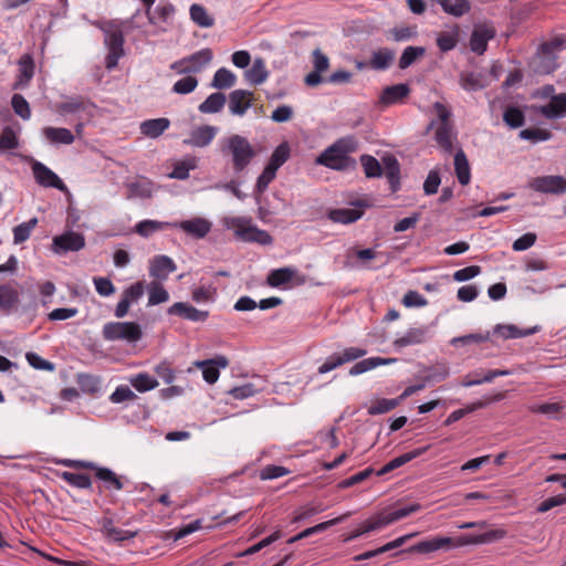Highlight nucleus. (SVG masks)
Returning a JSON list of instances; mask_svg holds the SVG:
<instances>
[{
    "instance_id": "f257e3e1",
    "label": "nucleus",
    "mask_w": 566,
    "mask_h": 566,
    "mask_svg": "<svg viewBox=\"0 0 566 566\" xmlns=\"http://www.w3.org/2000/svg\"><path fill=\"white\" fill-rule=\"evenodd\" d=\"M506 532L504 530L495 528L481 534H463L455 538V541L448 536H436L410 546L407 552L429 554L442 548H450L451 546L461 547L468 545L489 544L504 538Z\"/></svg>"
},
{
    "instance_id": "f03ea898",
    "label": "nucleus",
    "mask_w": 566,
    "mask_h": 566,
    "mask_svg": "<svg viewBox=\"0 0 566 566\" xmlns=\"http://www.w3.org/2000/svg\"><path fill=\"white\" fill-rule=\"evenodd\" d=\"M357 148L358 142L354 136L339 138L316 158V164L338 171L354 169L356 160L349 154Z\"/></svg>"
},
{
    "instance_id": "7ed1b4c3",
    "label": "nucleus",
    "mask_w": 566,
    "mask_h": 566,
    "mask_svg": "<svg viewBox=\"0 0 566 566\" xmlns=\"http://www.w3.org/2000/svg\"><path fill=\"white\" fill-rule=\"evenodd\" d=\"M436 118L431 119L427 130L433 129V139L438 146L447 154L453 151V142L457 139V133L452 122V113L450 108L441 102L432 105Z\"/></svg>"
},
{
    "instance_id": "20e7f679",
    "label": "nucleus",
    "mask_w": 566,
    "mask_h": 566,
    "mask_svg": "<svg viewBox=\"0 0 566 566\" xmlns=\"http://www.w3.org/2000/svg\"><path fill=\"white\" fill-rule=\"evenodd\" d=\"M133 23L132 19L116 22L108 21L99 25L104 33V44L108 52L105 56V67L114 70L119 59L124 55V30H128Z\"/></svg>"
},
{
    "instance_id": "39448f33",
    "label": "nucleus",
    "mask_w": 566,
    "mask_h": 566,
    "mask_svg": "<svg viewBox=\"0 0 566 566\" xmlns=\"http://www.w3.org/2000/svg\"><path fill=\"white\" fill-rule=\"evenodd\" d=\"M220 150L231 157L232 168L237 174L243 171L255 157V150L250 142L238 134L221 139Z\"/></svg>"
},
{
    "instance_id": "423d86ee",
    "label": "nucleus",
    "mask_w": 566,
    "mask_h": 566,
    "mask_svg": "<svg viewBox=\"0 0 566 566\" xmlns=\"http://www.w3.org/2000/svg\"><path fill=\"white\" fill-rule=\"evenodd\" d=\"M102 336L107 342L123 340L134 344L143 337V332L135 322H108L103 326Z\"/></svg>"
},
{
    "instance_id": "0eeeda50",
    "label": "nucleus",
    "mask_w": 566,
    "mask_h": 566,
    "mask_svg": "<svg viewBox=\"0 0 566 566\" xmlns=\"http://www.w3.org/2000/svg\"><path fill=\"white\" fill-rule=\"evenodd\" d=\"M213 52L209 48L201 49L170 64V70L177 74H196L203 71L212 61Z\"/></svg>"
},
{
    "instance_id": "6e6552de",
    "label": "nucleus",
    "mask_w": 566,
    "mask_h": 566,
    "mask_svg": "<svg viewBox=\"0 0 566 566\" xmlns=\"http://www.w3.org/2000/svg\"><path fill=\"white\" fill-rule=\"evenodd\" d=\"M495 35L496 30L491 22L474 24L469 40L470 50L478 55L484 54L489 41L493 40Z\"/></svg>"
},
{
    "instance_id": "1a4fd4ad",
    "label": "nucleus",
    "mask_w": 566,
    "mask_h": 566,
    "mask_svg": "<svg viewBox=\"0 0 566 566\" xmlns=\"http://www.w3.org/2000/svg\"><path fill=\"white\" fill-rule=\"evenodd\" d=\"M353 207L331 209L327 218L334 223L350 224L359 220L364 214L367 205L357 200L352 203Z\"/></svg>"
},
{
    "instance_id": "9d476101",
    "label": "nucleus",
    "mask_w": 566,
    "mask_h": 566,
    "mask_svg": "<svg viewBox=\"0 0 566 566\" xmlns=\"http://www.w3.org/2000/svg\"><path fill=\"white\" fill-rule=\"evenodd\" d=\"M145 289L146 286L142 281H138L126 287L122 294V298L115 307L114 315L117 318L125 317L128 314L130 305L138 302L143 297Z\"/></svg>"
},
{
    "instance_id": "9b49d317",
    "label": "nucleus",
    "mask_w": 566,
    "mask_h": 566,
    "mask_svg": "<svg viewBox=\"0 0 566 566\" xmlns=\"http://www.w3.org/2000/svg\"><path fill=\"white\" fill-rule=\"evenodd\" d=\"M33 177L41 187L55 188L59 190L66 189L62 179L43 163L34 160L31 165Z\"/></svg>"
},
{
    "instance_id": "f8f14e48",
    "label": "nucleus",
    "mask_w": 566,
    "mask_h": 566,
    "mask_svg": "<svg viewBox=\"0 0 566 566\" xmlns=\"http://www.w3.org/2000/svg\"><path fill=\"white\" fill-rule=\"evenodd\" d=\"M533 109L549 120L564 118L566 117V93L553 95L546 104L534 106Z\"/></svg>"
},
{
    "instance_id": "ddd939ff",
    "label": "nucleus",
    "mask_w": 566,
    "mask_h": 566,
    "mask_svg": "<svg viewBox=\"0 0 566 566\" xmlns=\"http://www.w3.org/2000/svg\"><path fill=\"white\" fill-rule=\"evenodd\" d=\"M85 245V238L82 233L74 231H66L60 235L53 238L52 250L53 252L61 254L69 251H80Z\"/></svg>"
},
{
    "instance_id": "4468645a",
    "label": "nucleus",
    "mask_w": 566,
    "mask_h": 566,
    "mask_svg": "<svg viewBox=\"0 0 566 566\" xmlns=\"http://www.w3.org/2000/svg\"><path fill=\"white\" fill-rule=\"evenodd\" d=\"M530 187L541 193L562 195L566 192V179L562 176L536 177L530 182Z\"/></svg>"
},
{
    "instance_id": "2eb2a0df",
    "label": "nucleus",
    "mask_w": 566,
    "mask_h": 566,
    "mask_svg": "<svg viewBox=\"0 0 566 566\" xmlns=\"http://www.w3.org/2000/svg\"><path fill=\"white\" fill-rule=\"evenodd\" d=\"M211 227L212 223L201 217H196L179 222H171V228L180 229L195 239L205 238L211 231Z\"/></svg>"
},
{
    "instance_id": "dca6fc26",
    "label": "nucleus",
    "mask_w": 566,
    "mask_h": 566,
    "mask_svg": "<svg viewBox=\"0 0 566 566\" xmlns=\"http://www.w3.org/2000/svg\"><path fill=\"white\" fill-rule=\"evenodd\" d=\"M193 366L202 371L205 381L212 385L219 379V369L228 366V359L224 356H217L212 359L197 360Z\"/></svg>"
},
{
    "instance_id": "f3484780",
    "label": "nucleus",
    "mask_w": 566,
    "mask_h": 566,
    "mask_svg": "<svg viewBox=\"0 0 566 566\" xmlns=\"http://www.w3.org/2000/svg\"><path fill=\"white\" fill-rule=\"evenodd\" d=\"M168 315L179 316L190 322H205L209 317L208 311H201L186 302H176L167 310Z\"/></svg>"
},
{
    "instance_id": "a211bd4d",
    "label": "nucleus",
    "mask_w": 566,
    "mask_h": 566,
    "mask_svg": "<svg viewBox=\"0 0 566 566\" xmlns=\"http://www.w3.org/2000/svg\"><path fill=\"white\" fill-rule=\"evenodd\" d=\"M252 93L247 90H234L229 94V112L233 116H243L252 106Z\"/></svg>"
},
{
    "instance_id": "6ab92c4d",
    "label": "nucleus",
    "mask_w": 566,
    "mask_h": 566,
    "mask_svg": "<svg viewBox=\"0 0 566 566\" xmlns=\"http://www.w3.org/2000/svg\"><path fill=\"white\" fill-rule=\"evenodd\" d=\"M177 269L174 260L167 255H156L150 260L149 275L154 279L165 281L169 274Z\"/></svg>"
},
{
    "instance_id": "aec40b11",
    "label": "nucleus",
    "mask_w": 566,
    "mask_h": 566,
    "mask_svg": "<svg viewBox=\"0 0 566 566\" xmlns=\"http://www.w3.org/2000/svg\"><path fill=\"white\" fill-rule=\"evenodd\" d=\"M429 338L428 327H413L409 328L403 335L394 340V347L401 349L407 346L419 345Z\"/></svg>"
},
{
    "instance_id": "412c9836",
    "label": "nucleus",
    "mask_w": 566,
    "mask_h": 566,
    "mask_svg": "<svg viewBox=\"0 0 566 566\" xmlns=\"http://www.w3.org/2000/svg\"><path fill=\"white\" fill-rule=\"evenodd\" d=\"M218 128L214 126L203 125L191 130L189 138L184 144L192 147H206L216 137Z\"/></svg>"
},
{
    "instance_id": "4be33fe9",
    "label": "nucleus",
    "mask_w": 566,
    "mask_h": 566,
    "mask_svg": "<svg viewBox=\"0 0 566 566\" xmlns=\"http://www.w3.org/2000/svg\"><path fill=\"white\" fill-rule=\"evenodd\" d=\"M102 532L109 542L122 543L124 541H128L134 538L137 535L136 531L124 530L115 526L112 518H103L102 523Z\"/></svg>"
},
{
    "instance_id": "5701e85b",
    "label": "nucleus",
    "mask_w": 566,
    "mask_h": 566,
    "mask_svg": "<svg viewBox=\"0 0 566 566\" xmlns=\"http://www.w3.org/2000/svg\"><path fill=\"white\" fill-rule=\"evenodd\" d=\"M534 70L541 74H551L557 69V56L541 45L533 59Z\"/></svg>"
},
{
    "instance_id": "b1692460",
    "label": "nucleus",
    "mask_w": 566,
    "mask_h": 566,
    "mask_svg": "<svg viewBox=\"0 0 566 566\" xmlns=\"http://www.w3.org/2000/svg\"><path fill=\"white\" fill-rule=\"evenodd\" d=\"M397 358L368 357L354 364L348 374L349 376H358L379 366H386L397 363Z\"/></svg>"
},
{
    "instance_id": "393cba45",
    "label": "nucleus",
    "mask_w": 566,
    "mask_h": 566,
    "mask_svg": "<svg viewBox=\"0 0 566 566\" xmlns=\"http://www.w3.org/2000/svg\"><path fill=\"white\" fill-rule=\"evenodd\" d=\"M428 449H429V446L422 447V448H417V449H413L409 452H406L401 455H398V457L391 459L377 472V475H379V476L385 475V474L389 473L390 471L405 465L406 463H408V462L412 461L413 459L426 453Z\"/></svg>"
},
{
    "instance_id": "a878e982",
    "label": "nucleus",
    "mask_w": 566,
    "mask_h": 566,
    "mask_svg": "<svg viewBox=\"0 0 566 566\" xmlns=\"http://www.w3.org/2000/svg\"><path fill=\"white\" fill-rule=\"evenodd\" d=\"M352 515L350 512H347L340 516H337L335 518H332V520H328V521H325V522H322V523H318L312 527H307L305 528L304 531H302L301 533L296 534L295 536H292L287 539V543L289 544H294L303 538H306L311 535H314V534H317V533H321L325 530H327L328 527L331 526H334L338 523H342L343 521H345L346 518H348L349 516Z\"/></svg>"
},
{
    "instance_id": "bb28decb",
    "label": "nucleus",
    "mask_w": 566,
    "mask_h": 566,
    "mask_svg": "<svg viewBox=\"0 0 566 566\" xmlns=\"http://www.w3.org/2000/svg\"><path fill=\"white\" fill-rule=\"evenodd\" d=\"M34 75V62L30 54H24L19 60V75L13 88L20 90L28 86Z\"/></svg>"
},
{
    "instance_id": "cd10ccee",
    "label": "nucleus",
    "mask_w": 566,
    "mask_h": 566,
    "mask_svg": "<svg viewBox=\"0 0 566 566\" xmlns=\"http://www.w3.org/2000/svg\"><path fill=\"white\" fill-rule=\"evenodd\" d=\"M460 86L467 92H476L486 87L488 83L482 73L463 71L459 76Z\"/></svg>"
},
{
    "instance_id": "c85d7f7f",
    "label": "nucleus",
    "mask_w": 566,
    "mask_h": 566,
    "mask_svg": "<svg viewBox=\"0 0 566 566\" xmlns=\"http://www.w3.org/2000/svg\"><path fill=\"white\" fill-rule=\"evenodd\" d=\"M170 126V120L166 117L146 119L140 123V133L149 138H158Z\"/></svg>"
},
{
    "instance_id": "c756f323",
    "label": "nucleus",
    "mask_w": 566,
    "mask_h": 566,
    "mask_svg": "<svg viewBox=\"0 0 566 566\" xmlns=\"http://www.w3.org/2000/svg\"><path fill=\"white\" fill-rule=\"evenodd\" d=\"M42 135L52 145H71L75 139L72 132L63 127H45Z\"/></svg>"
},
{
    "instance_id": "7c9ffc66",
    "label": "nucleus",
    "mask_w": 566,
    "mask_h": 566,
    "mask_svg": "<svg viewBox=\"0 0 566 566\" xmlns=\"http://www.w3.org/2000/svg\"><path fill=\"white\" fill-rule=\"evenodd\" d=\"M244 76H245V80L251 85L263 84L269 77V72L266 70L264 60L261 57L254 59L250 69H248L245 71Z\"/></svg>"
},
{
    "instance_id": "2f4dec72",
    "label": "nucleus",
    "mask_w": 566,
    "mask_h": 566,
    "mask_svg": "<svg viewBox=\"0 0 566 566\" xmlns=\"http://www.w3.org/2000/svg\"><path fill=\"white\" fill-rule=\"evenodd\" d=\"M454 170L458 181L462 186H467L471 181V168L467 155L459 149L454 155Z\"/></svg>"
},
{
    "instance_id": "473e14b6",
    "label": "nucleus",
    "mask_w": 566,
    "mask_h": 566,
    "mask_svg": "<svg viewBox=\"0 0 566 566\" xmlns=\"http://www.w3.org/2000/svg\"><path fill=\"white\" fill-rule=\"evenodd\" d=\"M240 240L244 242H255L261 245H270L273 242V239L268 231L259 229L252 223L248 224L245 230L242 232Z\"/></svg>"
},
{
    "instance_id": "72a5a7b5",
    "label": "nucleus",
    "mask_w": 566,
    "mask_h": 566,
    "mask_svg": "<svg viewBox=\"0 0 566 566\" xmlns=\"http://www.w3.org/2000/svg\"><path fill=\"white\" fill-rule=\"evenodd\" d=\"M197 167L198 158L195 156H187L184 159L175 163L169 177L172 179L185 180L189 177L190 170H195Z\"/></svg>"
},
{
    "instance_id": "f704fd0d",
    "label": "nucleus",
    "mask_w": 566,
    "mask_h": 566,
    "mask_svg": "<svg viewBox=\"0 0 566 566\" xmlns=\"http://www.w3.org/2000/svg\"><path fill=\"white\" fill-rule=\"evenodd\" d=\"M91 469L95 470V476L104 483L105 489L109 491H120L124 488L120 478L117 476L111 469L97 465Z\"/></svg>"
},
{
    "instance_id": "c9c22d12",
    "label": "nucleus",
    "mask_w": 566,
    "mask_h": 566,
    "mask_svg": "<svg viewBox=\"0 0 566 566\" xmlns=\"http://www.w3.org/2000/svg\"><path fill=\"white\" fill-rule=\"evenodd\" d=\"M295 274L296 270L293 268L275 269L268 274L266 283L272 287H282L290 283Z\"/></svg>"
},
{
    "instance_id": "e433bc0d",
    "label": "nucleus",
    "mask_w": 566,
    "mask_h": 566,
    "mask_svg": "<svg viewBox=\"0 0 566 566\" xmlns=\"http://www.w3.org/2000/svg\"><path fill=\"white\" fill-rule=\"evenodd\" d=\"M227 97L221 92L210 94L199 106L198 111L202 114H216L222 111Z\"/></svg>"
},
{
    "instance_id": "4c0bfd02",
    "label": "nucleus",
    "mask_w": 566,
    "mask_h": 566,
    "mask_svg": "<svg viewBox=\"0 0 566 566\" xmlns=\"http://www.w3.org/2000/svg\"><path fill=\"white\" fill-rule=\"evenodd\" d=\"M410 90L407 84H396L387 86L380 96V101L386 105L396 104L408 96Z\"/></svg>"
},
{
    "instance_id": "58836bf2",
    "label": "nucleus",
    "mask_w": 566,
    "mask_h": 566,
    "mask_svg": "<svg viewBox=\"0 0 566 566\" xmlns=\"http://www.w3.org/2000/svg\"><path fill=\"white\" fill-rule=\"evenodd\" d=\"M171 228V222L157 221V220H142L135 224V232L143 238H148L157 231Z\"/></svg>"
},
{
    "instance_id": "ea45409f",
    "label": "nucleus",
    "mask_w": 566,
    "mask_h": 566,
    "mask_svg": "<svg viewBox=\"0 0 566 566\" xmlns=\"http://www.w3.org/2000/svg\"><path fill=\"white\" fill-rule=\"evenodd\" d=\"M495 331L504 339H513V338H521V337H526V336L533 335L536 332H538V327L533 326L530 328H520L515 325L507 324V325H497Z\"/></svg>"
},
{
    "instance_id": "a19ab883",
    "label": "nucleus",
    "mask_w": 566,
    "mask_h": 566,
    "mask_svg": "<svg viewBox=\"0 0 566 566\" xmlns=\"http://www.w3.org/2000/svg\"><path fill=\"white\" fill-rule=\"evenodd\" d=\"M235 74L227 67H220L213 74L210 86L217 90H228L235 85Z\"/></svg>"
},
{
    "instance_id": "79ce46f5",
    "label": "nucleus",
    "mask_w": 566,
    "mask_h": 566,
    "mask_svg": "<svg viewBox=\"0 0 566 566\" xmlns=\"http://www.w3.org/2000/svg\"><path fill=\"white\" fill-rule=\"evenodd\" d=\"M442 10L453 17H462L471 10L469 0H438Z\"/></svg>"
},
{
    "instance_id": "37998d69",
    "label": "nucleus",
    "mask_w": 566,
    "mask_h": 566,
    "mask_svg": "<svg viewBox=\"0 0 566 566\" xmlns=\"http://www.w3.org/2000/svg\"><path fill=\"white\" fill-rule=\"evenodd\" d=\"M460 30L454 25L450 31L441 32L437 36V45L441 52L453 50L459 42Z\"/></svg>"
},
{
    "instance_id": "c03bdc74",
    "label": "nucleus",
    "mask_w": 566,
    "mask_h": 566,
    "mask_svg": "<svg viewBox=\"0 0 566 566\" xmlns=\"http://www.w3.org/2000/svg\"><path fill=\"white\" fill-rule=\"evenodd\" d=\"M129 382L138 392L150 391L158 386L157 379L147 373H138L132 376Z\"/></svg>"
},
{
    "instance_id": "a18cd8bd",
    "label": "nucleus",
    "mask_w": 566,
    "mask_h": 566,
    "mask_svg": "<svg viewBox=\"0 0 566 566\" xmlns=\"http://www.w3.org/2000/svg\"><path fill=\"white\" fill-rule=\"evenodd\" d=\"M395 59V52L387 48L375 51L370 59V66L374 70H387Z\"/></svg>"
},
{
    "instance_id": "49530a36",
    "label": "nucleus",
    "mask_w": 566,
    "mask_h": 566,
    "mask_svg": "<svg viewBox=\"0 0 566 566\" xmlns=\"http://www.w3.org/2000/svg\"><path fill=\"white\" fill-rule=\"evenodd\" d=\"M191 20L200 28H211L214 24V19L207 12L206 8L201 4L193 3L189 9Z\"/></svg>"
},
{
    "instance_id": "de8ad7c7",
    "label": "nucleus",
    "mask_w": 566,
    "mask_h": 566,
    "mask_svg": "<svg viewBox=\"0 0 566 566\" xmlns=\"http://www.w3.org/2000/svg\"><path fill=\"white\" fill-rule=\"evenodd\" d=\"M148 306H155L169 300V293L158 282H151L147 285Z\"/></svg>"
},
{
    "instance_id": "09e8293b",
    "label": "nucleus",
    "mask_w": 566,
    "mask_h": 566,
    "mask_svg": "<svg viewBox=\"0 0 566 566\" xmlns=\"http://www.w3.org/2000/svg\"><path fill=\"white\" fill-rule=\"evenodd\" d=\"M504 123L512 129L520 128L525 123L524 112L516 106H507L503 112Z\"/></svg>"
},
{
    "instance_id": "8fccbe9b",
    "label": "nucleus",
    "mask_w": 566,
    "mask_h": 566,
    "mask_svg": "<svg viewBox=\"0 0 566 566\" xmlns=\"http://www.w3.org/2000/svg\"><path fill=\"white\" fill-rule=\"evenodd\" d=\"M36 224H38V218H32L27 222H22V223L15 226L12 230L14 244H21V243L25 242L30 238V235H31L33 229L36 227Z\"/></svg>"
},
{
    "instance_id": "3c124183",
    "label": "nucleus",
    "mask_w": 566,
    "mask_h": 566,
    "mask_svg": "<svg viewBox=\"0 0 566 566\" xmlns=\"http://www.w3.org/2000/svg\"><path fill=\"white\" fill-rule=\"evenodd\" d=\"M290 156V145L287 142H283L273 150L268 165L279 170L289 160Z\"/></svg>"
},
{
    "instance_id": "603ef678",
    "label": "nucleus",
    "mask_w": 566,
    "mask_h": 566,
    "mask_svg": "<svg viewBox=\"0 0 566 566\" xmlns=\"http://www.w3.org/2000/svg\"><path fill=\"white\" fill-rule=\"evenodd\" d=\"M19 302V293L10 285H0V308L10 312Z\"/></svg>"
},
{
    "instance_id": "864d4df0",
    "label": "nucleus",
    "mask_w": 566,
    "mask_h": 566,
    "mask_svg": "<svg viewBox=\"0 0 566 566\" xmlns=\"http://www.w3.org/2000/svg\"><path fill=\"white\" fill-rule=\"evenodd\" d=\"M186 76L179 78L175 82V84L171 87V92L179 95H187L192 93L198 84L199 81L196 76L185 74Z\"/></svg>"
},
{
    "instance_id": "5fc2aeb1",
    "label": "nucleus",
    "mask_w": 566,
    "mask_h": 566,
    "mask_svg": "<svg viewBox=\"0 0 566 566\" xmlns=\"http://www.w3.org/2000/svg\"><path fill=\"white\" fill-rule=\"evenodd\" d=\"M276 172L277 169L272 166L266 165L264 167L254 186L255 195H262L268 189L269 185L275 179Z\"/></svg>"
},
{
    "instance_id": "6e6d98bb",
    "label": "nucleus",
    "mask_w": 566,
    "mask_h": 566,
    "mask_svg": "<svg viewBox=\"0 0 566 566\" xmlns=\"http://www.w3.org/2000/svg\"><path fill=\"white\" fill-rule=\"evenodd\" d=\"M424 53L426 49L422 46H407L399 59V67L401 70L409 67L418 57L423 56Z\"/></svg>"
},
{
    "instance_id": "4d7b16f0",
    "label": "nucleus",
    "mask_w": 566,
    "mask_h": 566,
    "mask_svg": "<svg viewBox=\"0 0 566 566\" xmlns=\"http://www.w3.org/2000/svg\"><path fill=\"white\" fill-rule=\"evenodd\" d=\"M518 136L521 139L537 144L549 140L552 138V133L543 128H525L520 132Z\"/></svg>"
},
{
    "instance_id": "13d9d810",
    "label": "nucleus",
    "mask_w": 566,
    "mask_h": 566,
    "mask_svg": "<svg viewBox=\"0 0 566 566\" xmlns=\"http://www.w3.org/2000/svg\"><path fill=\"white\" fill-rule=\"evenodd\" d=\"M359 160L367 178H377L381 176V166L374 156L361 155Z\"/></svg>"
},
{
    "instance_id": "bf43d9fd",
    "label": "nucleus",
    "mask_w": 566,
    "mask_h": 566,
    "mask_svg": "<svg viewBox=\"0 0 566 566\" xmlns=\"http://www.w3.org/2000/svg\"><path fill=\"white\" fill-rule=\"evenodd\" d=\"M251 218L247 217H227L223 219V226L228 230H232L238 239L242 235V232L245 230L249 223H251Z\"/></svg>"
},
{
    "instance_id": "052dcab7",
    "label": "nucleus",
    "mask_w": 566,
    "mask_h": 566,
    "mask_svg": "<svg viewBox=\"0 0 566 566\" xmlns=\"http://www.w3.org/2000/svg\"><path fill=\"white\" fill-rule=\"evenodd\" d=\"M62 479L70 485L78 489H90L92 486L91 478L84 473L63 472Z\"/></svg>"
},
{
    "instance_id": "680f3d73",
    "label": "nucleus",
    "mask_w": 566,
    "mask_h": 566,
    "mask_svg": "<svg viewBox=\"0 0 566 566\" xmlns=\"http://www.w3.org/2000/svg\"><path fill=\"white\" fill-rule=\"evenodd\" d=\"M399 403H400V399L399 398H395V399H387V398L378 399L376 402H374L368 408V413L371 415V416L382 415V413L389 412L390 410L395 409Z\"/></svg>"
},
{
    "instance_id": "e2e57ef3",
    "label": "nucleus",
    "mask_w": 566,
    "mask_h": 566,
    "mask_svg": "<svg viewBox=\"0 0 566 566\" xmlns=\"http://www.w3.org/2000/svg\"><path fill=\"white\" fill-rule=\"evenodd\" d=\"M129 196L137 198H150L153 195V185L148 180H142L136 182H130L128 185Z\"/></svg>"
},
{
    "instance_id": "0e129e2a",
    "label": "nucleus",
    "mask_w": 566,
    "mask_h": 566,
    "mask_svg": "<svg viewBox=\"0 0 566 566\" xmlns=\"http://www.w3.org/2000/svg\"><path fill=\"white\" fill-rule=\"evenodd\" d=\"M19 139L12 127H4L0 135V150L7 151L18 148Z\"/></svg>"
},
{
    "instance_id": "69168bd1",
    "label": "nucleus",
    "mask_w": 566,
    "mask_h": 566,
    "mask_svg": "<svg viewBox=\"0 0 566 566\" xmlns=\"http://www.w3.org/2000/svg\"><path fill=\"white\" fill-rule=\"evenodd\" d=\"M564 409L560 402H545L538 405H532L528 410L533 413L546 415L551 418H555Z\"/></svg>"
},
{
    "instance_id": "338daca9",
    "label": "nucleus",
    "mask_w": 566,
    "mask_h": 566,
    "mask_svg": "<svg viewBox=\"0 0 566 566\" xmlns=\"http://www.w3.org/2000/svg\"><path fill=\"white\" fill-rule=\"evenodd\" d=\"M11 105L14 113L22 119L27 120L31 117L29 103L22 95L14 94L11 98Z\"/></svg>"
},
{
    "instance_id": "774afa93",
    "label": "nucleus",
    "mask_w": 566,
    "mask_h": 566,
    "mask_svg": "<svg viewBox=\"0 0 566 566\" xmlns=\"http://www.w3.org/2000/svg\"><path fill=\"white\" fill-rule=\"evenodd\" d=\"M135 392L126 385L117 386L116 389L111 394L109 401L113 403H122L136 399Z\"/></svg>"
}]
</instances>
